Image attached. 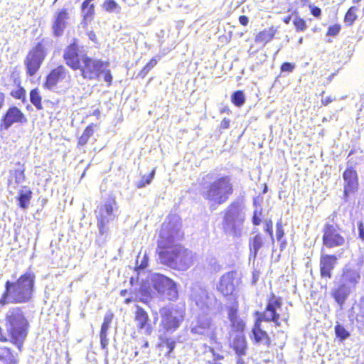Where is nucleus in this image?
<instances>
[{
	"label": "nucleus",
	"instance_id": "obj_1",
	"mask_svg": "<svg viewBox=\"0 0 364 364\" xmlns=\"http://www.w3.org/2000/svg\"><path fill=\"white\" fill-rule=\"evenodd\" d=\"M182 237L177 216L168 217L161 225L158 240L161 263L178 271H186L194 264L195 253L176 243Z\"/></svg>",
	"mask_w": 364,
	"mask_h": 364
},
{
	"label": "nucleus",
	"instance_id": "obj_2",
	"mask_svg": "<svg viewBox=\"0 0 364 364\" xmlns=\"http://www.w3.org/2000/svg\"><path fill=\"white\" fill-rule=\"evenodd\" d=\"M35 283V275L26 272L16 282L7 281L6 291L1 296L0 304H21L29 301L32 297Z\"/></svg>",
	"mask_w": 364,
	"mask_h": 364
},
{
	"label": "nucleus",
	"instance_id": "obj_3",
	"mask_svg": "<svg viewBox=\"0 0 364 364\" xmlns=\"http://www.w3.org/2000/svg\"><path fill=\"white\" fill-rule=\"evenodd\" d=\"M5 327L9 341L21 349L27 337L29 322L20 307L10 308L5 315Z\"/></svg>",
	"mask_w": 364,
	"mask_h": 364
},
{
	"label": "nucleus",
	"instance_id": "obj_4",
	"mask_svg": "<svg viewBox=\"0 0 364 364\" xmlns=\"http://www.w3.org/2000/svg\"><path fill=\"white\" fill-rule=\"evenodd\" d=\"M282 301L280 298H277L274 294L268 299L265 311L259 314L258 318L252 328V336L257 343L264 342L269 343V337L266 331L261 328V322L272 321L277 326H281L282 323L279 321L280 316L277 313V309L281 308Z\"/></svg>",
	"mask_w": 364,
	"mask_h": 364
},
{
	"label": "nucleus",
	"instance_id": "obj_5",
	"mask_svg": "<svg viewBox=\"0 0 364 364\" xmlns=\"http://www.w3.org/2000/svg\"><path fill=\"white\" fill-rule=\"evenodd\" d=\"M81 65L78 70L81 75L87 80H100L102 77L107 86L112 82V76L109 69V63L97 58H90L86 55L81 57Z\"/></svg>",
	"mask_w": 364,
	"mask_h": 364
},
{
	"label": "nucleus",
	"instance_id": "obj_6",
	"mask_svg": "<svg viewBox=\"0 0 364 364\" xmlns=\"http://www.w3.org/2000/svg\"><path fill=\"white\" fill-rule=\"evenodd\" d=\"M232 184L229 176H223L212 182L203 196L211 205H221L232 193Z\"/></svg>",
	"mask_w": 364,
	"mask_h": 364
},
{
	"label": "nucleus",
	"instance_id": "obj_7",
	"mask_svg": "<svg viewBox=\"0 0 364 364\" xmlns=\"http://www.w3.org/2000/svg\"><path fill=\"white\" fill-rule=\"evenodd\" d=\"M245 213L239 204L230 205L225 213L223 219V230L226 234L239 236L241 234Z\"/></svg>",
	"mask_w": 364,
	"mask_h": 364
},
{
	"label": "nucleus",
	"instance_id": "obj_8",
	"mask_svg": "<svg viewBox=\"0 0 364 364\" xmlns=\"http://www.w3.org/2000/svg\"><path fill=\"white\" fill-rule=\"evenodd\" d=\"M151 282L154 290L162 298L169 301L178 299L177 284L173 279L161 274H154Z\"/></svg>",
	"mask_w": 364,
	"mask_h": 364
},
{
	"label": "nucleus",
	"instance_id": "obj_9",
	"mask_svg": "<svg viewBox=\"0 0 364 364\" xmlns=\"http://www.w3.org/2000/svg\"><path fill=\"white\" fill-rule=\"evenodd\" d=\"M48 41L42 40L31 50L24 60V65L26 73L29 76H33L38 72L43 62L47 53Z\"/></svg>",
	"mask_w": 364,
	"mask_h": 364
},
{
	"label": "nucleus",
	"instance_id": "obj_10",
	"mask_svg": "<svg viewBox=\"0 0 364 364\" xmlns=\"http://www.w3.org/2000/svg\"><path fill=\"white\" fill-rule=\"evenodd\" d=\"M159 313L161 315L160 326L166 332H174L184 320L185 309L181 307H164L160 309Z\"/></svg>",
	"mask_w": 364,
	"mask_h": 364
},
{
	"label": "nucleus",
	"instance_id": "obj_11",
	"mask_svg": "<svg viewBox=\"0 0 364 364\" xmlns=\"http://www.w3.org/2000/svg\"><path fill=\"white\" fill-rule=\"evenodd\" d=\"M119 210L116 201L114 199L107 200L100 208L97 215V228L101 237L107 235L108 228L107 225L118 218Z\"/></svg>",
	"mask_w": 364,
	"mask_h": 364
},
{
	"label": "nucleus",
	"instance_id": "obj_12",
	"mask_svg": "<svg viewBox=\"0 0 364 364\" xmlns=\"http://www.w3.org/2000/svg\"><path fill=\"white\" fill-rule=\"evenodd\" d=\"M190 298L196 307L205 314L215 313L218 311V309H214L217 304L216 298L200 286L195 285L192 287Z\"/></svg>",
	"mask_w": 364,
	"mask_h": 364
},
{
	"label": "nucleus",
	"instance_id": "obj_13",
	"mask_svg": "<svg viewBox=\"0 0 364 364\" xmlns=\"http://www.w3.org/2000/svg\"><path fill=\"white\" fill-rule=\"evenodd\" d=\"M216 331L215 325L212 323L210 318L207 314L198 316L196 321L192 322L191 326V333L206 336L214 342H216Z\"/></svg>",
	"mask_w": 364,
	"mask_h": 364
},
{
	"label": "nucleus",
	"instance_id": "obj_14",
	"mask_svg": "<svg viewBox=\"0 0 364 364\" xmlns=\"http://www.w3.org/2000/svg\"><path fill=\"white\" fill-rule=\"evenodd\" d=\"M346 239L340 233L337 226L326 224L323 228V244L328 248H334L343 246Z\"/></svg>",
	"mask_w": 364,
	"mask_h": 364
},
{
	"label": "nucleus",
	"instance_id": "obj_15",
	"mask_svg": "<svg viewBox=\"0 0 364 364\" xmlns=\"http://www.w3.org/2000/svg\"><path fill=\"white\" fill-rule=\"evenodd\" d=\"M240 282V278L237 272H228L220 277L217 289L224 296L232 295Z\"/></svg>",
	"mask_w": 364,
	"mask_h": 364
},
{
	"label": "nucleus",
	"instance_id": "obj_16",
	"mask_svg": "<svg viewBox=\"0 0 364 364\" xmlns=\"http://www.w3.org/2000/svg\"><path fill=\"white\" fill-rule=\"evenodd\" d=\"M70 14L67 9L56 11L53 17L52 29L55 36H61L68 25Z\"/></svg>",
	"mask_w": 364,
	"mask_h": 364
},
{
	"label": "nucleus",
	"instance_id": "obj_17",
	"mask_svg": "<svg viewBox=\"0 0 364 364\" xmlns=\"http://www.w3.org/2000/svg\"><path fill=\"white\" fill-rule=\"evenodd\" d=\"M134 321L138 331L141 334L149 336L153 332V327L147 312L141 306H136Z\"/></svg>",
	"mask_w": 364,
	"mask_h": 364
},
{
	"label": "nucleus",
	"instance_id": "obj_18",
	"mask_svg": "<svg viewBox=\"0 0 364 364\" xmlns=\"http://www.w3.org/2000/svg\"><path fill=\"white\" fill-rule=\"evenodd\" d=\"M27 119L23 112L16 107L8 109L6 114L1 120V129H9L14 123H26Z\"/></svg>",
	"mask_w": 364,
	"mask_h": 364
},
{
	"label": "nucleus",
	"instance_id": "obj_19",
	"mask_svg": "<svg viewBox=\"0 0 364 364\" xmlns=\"http://www.w3.org/2000/svg\"><path fill=\"white\" fill-rule=\"evenodd\" d=\"M85 54L79 52L78 47L76 43H72L68 46L64 50L63 58L66 64L73 70H78L81 65V57Z\"/></svg>",
	"mask_w": 364,
	"mask_h": 364
},
{
	"label": "nucleus",
	"instance_id": "obj_20",
	"mask_svg": "<svg viewBox=\"0 0 364 364\" xmlns=\"http://www.w3.org/2000/svg\"><path fill=\"white\" fill-rule=\"evenodd\" d=\"M343 178L345 181L344 195L347 196L349 193L354 192L358 188L357 172L353 167H348L343 173Z\"/></svg>",
	"mask_w": 364,
	"mask_h": 364
},
{
	"label": "nucleus",
	"instance_id": "obj_21",
	"mask_svg": "<svg viewBox=\"0 0 364 364\" xmlns=\"http://www.w3.org/2000/svg\"><path fill=\"white\" fill-rule=\"evenodd\" d=\"M68 75V71L64 66H58L48 74L44 86L48 89H52L58 82L65 79Z\"/></svg>",
	"mask_w": 364,
	"mask_h": 364
},
{
	"label": "nucleus",
	"instance_id": "obj_22",
	"mask_svg": "<svg viewBox=\"0 0 364 364\" xmlns=\"http://www.w3.org/2000/svg\"><path fill=\"white\" fill-rule=\"evenodd\" d=\"M337 262L335 255H323L320 259V272L322 277H331V271L334 269Z\"/></svg>",
	"mask_w": 364,
	"mask_h": 364
},
{
	"label": "nucleus",
	"instance_id": "obj_23",
	"mask_svg": "<svg viewBox=\"0 0 364 364\" xmlns=\"http://www.w3.org/2000/svg\"><path fill=\"white\" fill-rule=\"evenodd\" d=\"M232 339L230 341V346L234 349L235 353L239 356L245 355L247 350V342L243 333H237L232 335Z\"/></svg>",
	"mask_w": 364,
	"mask_h": 364
},
{
	"label": "nucleus",
	"instance_id": "obj_24",
	"mask_svg": "<svg viewBox=\"0 0 364 364\" xmlns=\"http://www.w3.org/2000/svg\"><path fill=\"white\" fill-rule=\"evenodd\" d=\"M360 274L359 270L346 267L343 269L342 279L344 282L355 287L359 282Z\"/></svg>",
	"mask_w": 364,
	"mask_h": 364
},
{
	"label": "nucleus",
	"instance_id": "obj_25",
	"mask_svg": "<svg viewBox=\"0 0 364 364\" xmlns=\"http://www.w3.org/2000/svg\"><path fill=\"white\" fill-rule=\"evenodd\" d=\"M24 170L18 168L12 171L10 174V178L9 179V188L15 189L17 185L21 184L24 182Z\"/></svg>",
	"mask_w": 364,
	"mask_h": 364
},
{
	"label": "nucleus",
	"instance_id": "obj_26",
	"mask_svg": "<svg viewBox=\"0 0 364 364\" xmlns=\"http://www.w3.org/2000/svg\"><path fill=\"white\" fill-rule=\"evenodd\" d=\"M350 292V287L346 284H343L340 285L338 287V289L333 291V296L336 302L340 306H342L345 302L346 299H347V297L348 296Z\"/></svg>",
	"mask_w": 364,
	"mask_h": 364
},
{
	"label": "nucleus",
	"instance_id": "obj_27",
	"mask_svg": "<svg viewBox=\"0 0 364 364\" xmlns=\"http://www.w3.org/2000/svg\"><path fill=\"white\" fill-rule=\"evenodd\" d=\"M32 198V191L26 187H23L18 193L17 198L20 208L27 209Z\"/></svg>",
	"mask_w": 364,
	"mask_h": 364
},
{
	"label": "nucleus",
	"instance_id": "obj_28",
	"mask_svg": "<svg viewBox=\"0 0 364 364\" xmlns=\"http://www.w3.org/2000/svg\"><path fill=\"white\" fill-rule=\"evenodd\" d=\"M263 245V240L259 235H256L252 239L250 240V259L256 258L259 250Z\"/></svg>",
	"mask_w": 364,
	"mask_h": 364
},
{
	"label": "nucleus",
	"instance_id": "obj_29",
	"mask_svg": "<svg viewBox=\"0 0 364 364\" xmlns=\"http://www.w3.org/2000/svg\"><path fill=\"white\" fill-rule=\"evenodd\" d=\"M92 1L85 0L82 4V12L86 21H90L94 14V4H90Z\"/></svg>",
	"mask_w": 364,
	"mask_h": 364
},
{
	"label": "nucleus",
	"instance_id": "obj_30",
	"mask_svg": "<svg viewBox=\"0 0 364 364\" xmlns=\"http://www.w3.org/2000/svg\"><path fill=\"white\" fill-rule=\"evenodd\" d=\"M41 96L38 89H33L30 92V101L37 109H42Z\"/></svg>",
	"mask_w": 364,
	"mask_h": 364
},
{
	"label": "nucleus",
	"instance_id": "obj_31",
	"mask_svg": "<svg viewBox=\"0 0 364 364\" xmlns=\"http://www.w3.org/2000/svg\"><path fill=\"white\" fill-rule=\"evenodd\" d=\"M102 6L109 13L119 14L121 11L120 6L114 0H105Z\"/></svg>",
	"mask_w": 364,
	"mask_h": 364
},
{
	"label": "nucleus",
	"instance_id": "obj_32",
	"mask_svg": "<svg viewBox=\"0 0 364 364\" xmlns=\"http://www.w3.org/2000/svg\"><path fill=\"white\" fill-rule=\"evenodd\" d=\"M148 259L146 252H142V251H140L136 259V270L145 269L148 264Z\"/></svg>",
	"mask_w": 364,
	"mask_h": 364
},
{
	"label": "nucleus",
	"instance_id": "obj_33",
	"mask_svg": "<svg viewBox=\"0 0 364 364\" xmlns=\"http://www.w3.org/2000/svg\"><path fill=\"white\" fill-rule=\"evenodd\" d=\"M274 35V33L272 30H264L262 32H260L256 37V41L263 43H267V42L270 41L273 36Z\"/></svg>",
	"mask_w": 364,
	"mask_h": 364
},
{
	"label": "nucleus",
	"instance_id": "obj_34",
	"mask_svg": "<svg viewBox=\"0 0 364 364\" xmlns=\"http://www.w3.org/2000/svg\"><path fill=\"white\" fill-rule=\"evenodd\" d=\"M358 9L355 6L350 7L348 11H347L346 16H345V22L349 25L351 26L353 22L357 18V15L355 12L357 11Z\"/></svg>",
	"mask_w": 364,
	"mask_h": 364
},
{
	"label": "nucleus",
	"instance_id": "obj_35",
	"mask_svg": "<svg viewBox=\"0 0 364 364\" xmlns=\"http://www.w3.org/2000/svg\"><path fill=\"white\" fill-rule=\"evenodd\" d=\"M94 130L91 126H88L85 129L83 134L78 140V144L83 146L87 144L90 137L93 134Z\"/></svg>",
	"mask_w": 364,
	"mask_h": 364
},
{
	"label": "nucleus",
	"instance_id": "obj_36",
	"mask_svg": "<svg viewBox=\"0 0 364 364\" xmlns=\"http://www.w3.org/2000/svg\"><path fill=\"white\" fill-rule=\"evenodd\" d=\"M154 174L155 169H153L148 176H142L141 179L136 183L137 188H144L146 184H150L154 177Z\"/></svg>",
	"mask_w": 364,
	"mask_h": 364
},
{
	"label": "nucleus",
	"instance_id": "obj_37",
	"mask_svg": "<svg viewBox=\"0 0 364 364\" xmlns=\"http://www.w3.org/2000/svg\"><path fill=\"white\" fill-rule=\"evenodd\" d=\"M232 102L237 107L245 103V96L242 91H236L232 95Z\"/></svg>",
	"mask_w": 364,
	"mask_h": 364
},
{
	"label": "nucleus",
	"instance_id": "obj_38",
	"mask_svg": "<svg viewBox=\"0 0 364 364\" xmlns=\"http://www.w3.org/2000/svg\"><path fill=\"white\" fill-rule=\"evenodd\" d=\"M113 318L112 314L107 312L105 316L100 332L107 333Z\"/></svg>",
	"mask_w": 364,
	"mask_h": 364
},
{
	"label": "nucleus",
	"instance_id": "obj_39",
	"mask_svg": "<svg viewBox=\"0 0 364 364\" xmlns=\"http://www.w3.org/2000/svg\"><path fill=\"white\" fill-rule=\"evenodd\" d=\"M277 239L278 241L281 242V249L282 250L286 247L287 242L286 241H282V237L284 235V231L281 222H278L277 223Z\"/></svg>",
	"mask_w": 364,
	"mask_h": 364
},
{
	"label": "nucleus",
	"instance_id": "obj_40",
	"mask_svg": "<svg viewBox=\"0 0 364 364\" xmlns=\"http://www.w3.org/2000/svg\"><path fill=\"white\" fill-rule=\"evenodd\" d=\"M231 326L232 329L237 333L240 332L243 333L245 324L241 318H238L231 322Z\"/></svg>",
	"mask_w": 364,
	"mask_h": 364
},
{
	"label": "nucleus",
	"instance_id": "obj_41",
	"mask_svg": "<svg viewBox=\"0 0 364 364\" xmlns=\"http://www.w3.org/2000/svg\"><path fill=\"white\" fill-rule=\"evenodd\" d=\"M293 23L297 31H304L306 29V21L300 17L296 16L293 21Z\"/></svg>",
	"mask_w": 364,
	"mask_h": 364
},
{
	"label": "nucleus",
	"instance_id": "obj_42",
	"mask_svg": "<svg viewBox=\"0 0 364 364\" xmlns=\"http://www.w3.org/2000/svg\"><path fill=\"white\" fill-rule=\"evenodd\" d=\"M335 331L336 336L341 339H346L349 336V333L345 329V328L339 324L335 326Z\"/></svg>",
	"mask_w": 364,
	"mask_h": 364
},
{
	"label": "nucleus",
	"instance_id": "obj_43",
	"mask_svg": "<svg viewBox=\"0 0 364 364\" xmlns=\"http://www.w3.org/2000/svg\"><path fill=\"white\" fill-rule=\"evenodd\" d=\"M272 228H273L272 221L271 220H266L265 226H264V231L267 232L269 235L271 240H272V244H274V239Z\"/></svg>",
	"mask_w": 364,
	"mask_h": 364
},
{
	"label": "nucleus",
	"instance_id": "obj_44",
	"mask_svg": "<svg viewBox=\"0 0 364 364\" xmlns=\"http://www.w3.org/2000/svg\"><path fill=\"white\" fill-rule=\"evenodd\" d=\"M100 345L103 350H107L109 339L107 338V333L100 332Z\"/></svg>",
	"mask_w": 364,
	"mask_h": 364
},
{
	"label": "nucleus",
	"instance_id": "obj_45",
	"mask_svg": "<svg viewBox=\"0 0 364 364\" xmlns=\"http://www.w3.org/2000/svg\"><path fill=\"white\" fill-rule=\"evenodd\" d=\"M164 343L165 344L166 347L168 349V353H171L175 348L176 342L171 338H166L164 341Z\"/></svg>",
	"mask_w": 364,
	"mask_h": 364
},
{
	"label": "nucleus",
	"instance_id": "obj_46",
	"mask_svg": "<svg viewBox=\"0 0 364 364\" xmlns=\"http://www.w3.org/2000/svg\"><path fill=\"white\" fill-rule=\"evenodd\" d=\"M295 68V65L291 63H284L281 66L282 72H292Z\"/></svg>",
	"mask_w": 364,
	"mask_h": 364
},
{
	"label": "nucleus",
	"instance_id": "obj_47",
	"mask_svg": "<svg viewBox=\"0 0 364 364\" xmlns=\"http://www.w3.org/2000/svg\"><path fill=\"white\" fill-rule=\"evenodd\" d=\"M157 64V60L155 58H152L143 68L142 73L146 74L151 68H153Z\"/></svg>",
	"mask_w": 364,
	"mask_h": 364
},
{
	"label": "nucleus",
	"instance_id": "obj_48",
	"mask_svg": "<svg viewBox=\"0 0 364 364\" xmlns=\"http://www.w3.org/2000/svg\"><path fill=\"white\" fill-rule=\"evenodd\" d=\"M340 30H341L340 26L336 24V25H333V26H330L328 28L327 34L328 36H334L337 35L339 33Z\"/></svg>",
	"mask_w": 364,
	"mask_h": 364
},
{
	"label": "nucleus",
	"instance_id": "obj_49",
	"mask_svg": "<svg viewBox=\"0 0 364 364\" xmlns=\"http://www.w3.org/2000/svg\"><path fill=\"white\" fill-rule=\"evenodd\" d=\"M262 214V210L258 211L255 210L254 212V215L252 218V223L255 225H259L260 224L261 220L259 218V215Z\"/></svg>",
	"mask_w": 364,
	"mask_h": 364
},
{
	"label": "nucleus",
	"instance_id": "obj_50",
	"mask_svg": "<svg viewBox=\"0 0 364 364\" xmlns=\"http://www.w3.org/2000/svg\"><path fill=\"white\" fill-rule=\"evenodd\" d=\"M26 95V90L23 87H19L16 91L12 93V95L18 99L24 97Z\"/></svg>",
	"mask_w": 364,
	"mask_h": 364
},
{
	"label": "nucleus",
	"instance_id": "obj_51",
	"mask_svg": "<svg viewBox=\"0 0 364 364\" xmlns=\"http://www.w3.org/2000/svg\"><path fill=\"white\" fill-rule=\"evenodd\" d=\"M228 318H229L230 322L238 318L235 309H234L232 307L230 309L229 312H228Z\"/></svg>",
	"mask_w": 364,
	"mask_h": 364
},
{
	"label": "nucleus",
	"instance_id": "obj_52",
	"mask_svg": "<svg viewBox=\"0 0 364 364\" xmlns=\"http://www.w3.org/2000/svg\"><path fill=\"white\" fill-rule=\"evenodd\" d=\"M310 8H311V13L314 16L319 17L321 16V10L320 8L316 7V6H310Z\"/></svg>",
	"mask_w": 364,
	"mask_h": 364
},
{
	"label": "nucleus",
	"instance_id": "obj_53",
	"mask_svg": "<svg viewBox=\"0 0 364 364\" xmlns=\"http://www.w3.org/2000/svg\"><path fill=\"white\" fill-rule=\"evenodd\" d=\"M333 100H336V98H332L331 97L328 96V97H322L321 99V103L322 105L326 106L328 105L329 103L332 102Z\"/></svg>",
	"mask_w": 364,
	"mask_h": 364
},
{
	"label": "nucleus",
	"instance_id": "obj_54",
	"mask_svg": "<svg viewBox=\"0 0 364 364\" xmlns=\"http://www.w3.org/2000/svg\"><path fill=\"white\" fill-rule=\"evenodd\" d=\"M358 231H359V237L364 240V225L363 223H359L358 224Z\"/></svg>",
	"mask_w": 364,
	"mask_h": 364
},
{
	"label": "nucleus",
	"instance_id": "obj_55",
	"mask_svg": "<svg viewBox=\"0 0 364 364\" xmlns=\"http://www.w3.org/2000/svg\"><path fill=\"white\" fill-rule=\"evenodd\" d=\"M230 126V119L224 118L220 122V128L228 129Z\"/></svg>",
	"mask_w": 364,
	"mask_h": 364
},
{
	"label": "nucleus",
	"instance_id": "obj_56",
	"mask_svg": "<svg viewBox=\"0 0 364 364\" xmlns=\"http://www.w3.org/2000/svg\"><path fill=\"white\" fill-rule=\"evenodd\" d=\"M239 22L242 26H247L249 22V18L246 16H241L239 18Z\"/></svg>",
	"mask_w": 364,
	"mask_h": 364
},
{
	"label": "nucleus",
	"instance_id": "obj_57",
	"mask_svg": "<svg viewBox=\"0 0 364 364\" xmlns=\"http://www.w3.org/2000/svg\"><path fill=\"white\" fill-rule=\"evenodd\" d=\"M4 100H5L4 94L0 92V109H1V107L4 105Z\"/></svg>",
	"mask_w": 364,
	"mask_h": 364
},
{
	"label": "nucleus",
	"instance_id": "obj_58",
	"mask_svg": "<svg viewBox=\"0 0 364 364\" xmlns=\"http://www.w3.org/2000/svg\"><path fill=\"white\" fill-rule=\"evenodd\" d=\"M88 37L92 41H96V35L93 31H90L88 33Z\"/></svg>",
	"mask_w": 364,
	"mask_h": 364
},
{
	"label": "nucleus",
	"instance_id": "obj_59",
	"mask_svg": "<svg viewBox=\"0 0 364 364\" xmlns=\"http://www.w3.org/2000/svg\"><path fill=\"white\" fill-rule=\"evenodd\" d=\"M291 21V16H287L284 19V22L288 24Z\"/></svg>",
	"mask_w": 364,
	"mask_h": 364
},
{
	"label": "nucleus",
	"instance_id": "obj_60",
	"mask_svg": "<svg viewBox=\"0 0 364 364\" xmlns=\"http://www.w3.org/2000/svg\"><path fill=\"white\" fill-rule=\"evenodd\" d=\"M237 364H245L244 360L241 358H238Z\"/></svg>",
	"mask_w": 364,
	"mask_h": 364
},
{
	"label": "nucleus",
	"instance_id": "obj_61",
	"mask_svg": "<svg viewBox=\"0 0 364 364\" xmlns=\"http://www.w3.org/2000/svg\"><path fill=\"white\" fill-rule=\"evenodd\" d=\"M360 309L363 310V316H364V299L360 303Z\"/></svg>",
	"mask_w": 364,
	"mask_h": 364
},
{
	"label": "nucleus",
	"instance_id": "obj_62",
	"mask_svg": "<svg viewBox=\"0 0 364 364\" xmlns=\"http://www.w3.org/2000/svg\"><path fill=\"white\" fill-rule=\"evenodd\" d=\"M127 292V290H122L120 292V294L124 296L126 295Z\"/></svg>",
	"mask_w": 364,
	"mask_h": 364
},
{
	"label": "nucleus",
	"instance_id": "obj_63",
	"mask_svg": "<svg viewBox=\"0 0 364 364\" xmlns=\"http://www.w3.org/2000/svg\"><path fill=\"white\" fill-rule=\"evenodd\" d=\"M132 299L131 298H127V299H126V300H125V303H126V304H129V303H131V302H132Z\"/></svg>",
	"mask_w": 364,
	"mask_h": 364
},
{
	"label": "nucleus",
	"instance_id": "obj_64",
	"mask_svg": "<svg viewBox=\"0 0 364 364\" xmlns=\"http://www.w3.org/2000/svg\"><path fill=\"white\" fill-rule=\"evenodd\" d=\"M303 43V38H300L299 40V43L301 44Z\"/></svg>",
	"mask_w": 364,
	"mask_h": 364
}]
</instances>
